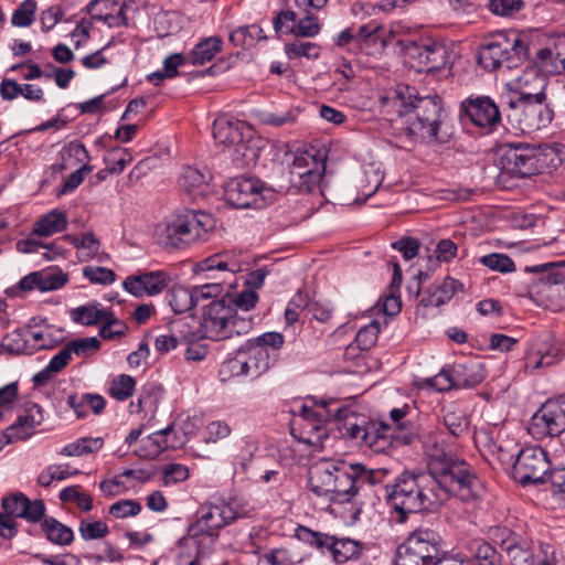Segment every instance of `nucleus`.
Returning <instances> with one entry per match:
<instances>
[{
    "mask_svg": "<svg viewBox=\"0 0 565 565\" xmlns=\"http://www.w3.org/2000/svg\"><path fill=\"white\" fill-rule=\"evenodd\" d=\"M451 479L431 471L405 470L385 484L387 503L398 514L396 522L404 523L408 514L419 513L443 504L449 495L457 497V487Z\"/></svg>",
    "mask_w": 565,
    "mask_h": 565,
    "instance_id": "1",
    "label": "nucleus"
},
{
    "mask_svg": "<svg viewBox=\"0 0 565 565\" xmlns=\"http://www.w3.org/2000/svg\"><path fill=\"white\" fill-rule=\"evenodd\" d=\"M390 475L387 468L369 469L363 463L324 458L310 467L309 489L331 502L344 503L351 501L363 486L382 483Z\"/></svg>",
    "mask_w": 565,
    "mask_h": 565,
    "instance_id": "2",
    "label": "nucleus"
},
{
    "mask_svg": "<svg viewBox=\"0 0 565 565\" xmlns=\"http://www.w3.org/2000/svg\"><path fill=\"white\" fill-rule=\"evenodd\" d=\"M393 103L399 117L405 118L403 124L411 137L428 143L448 141V115L439 96L418 97L414 87L399 85Z\"/></svg>",
    "mask_w": 565,
    "mask_h": 565,
    "instance_id": "3",
    "label": "nucleus"
},
{
    "mask_svg": "<svg viewBox=\"0 0 565 565\" xmlns=\"http://www.w3.org/2000/svg\"><path fill=\"white\" fill-rule=\"evenodd\" d=\"M424 446L430 459L428 470L438 477L447 475L457 487V497L461 501L472 502L481 497L483 488L480 480L466 461L452 457L444 433L429 434Z\"/></svg>",
    "mask_w": 565,
    "mask_h": 565,
    "instance_id": "4",
    "label": "nucleus"
},
{
    "mask_svg": "<svg viewBox=\"0 0 565 565\" xmlns=\"http://www.w3.org/2000/svg\"><path fill=\"white\" fill-rule=\"evenodd\" d=\"M252 327V318L239 315L227 298L222 297L203 307L200 321V332L203 338L221 341L233 335L246 334Z\"/></svg>",
    "mask_w": 565,
    "mask_h": 565,
    "instance_id": "5",
    "label": "nucleus"
},
{
    "mask_svg": "<svg viewBox=\"0 0 565 565\" xmlns=\"http://www.w3.org/2000/svg\"><path fill=\"white\" fill-rule=\"evenodd\" d=\"M527 51V44L515 31L499 32L480 45L478 63L489 72L512 70L523 61Z\"/></svg>",
    "mask_w": 565,
    "mask_h": 565,
    "instance_id": "6",
    "label": "nucleus"
},
{
    "mask_svg": "<svg viewBox=\"0 0 565 565\" xmlns=\"http://www.w3.org/2000/svg\"><path fill=\"white\" fill-rule=\"evenodd\" d=\"M216 227V220L209 213L188 210L172 216L163 225L160 238L164 246L182 248L185 245L207 239Z\"/></svg>",
    "mask_w": 565,
    "mask_h": 565,
    "instance_id": "7",
    "label": "nucleus"
},
{
    "mask_svg": "<svg viewBox=\"0 0 565 565\" xmlns=\"http://www.w3.org/2000/svg\"><path fill=\"white\" fill-rule=\"evenodd\" d=\"M213 138L221 145L234 147L232 159L237 167L253 164L259 157L258 139L253 137L252 127L243 120L217 117L213 122Z\"/></svg>",
    "mask_w": 565,
    "mask_h": 565,
    "instance_id": "8",
    "label": "nucleus"
},
{
    "mask_svg": "<svg viewBox=\"0 0 565 565\" xmlns=\"http://www.w3.org/2000/svg\"><path fill=\"white\" fill-rule=\"evenodd\" d=\"M554 152L552 147L541 149L529 143H507L500 148V178H527L540 173L545 166L544 158Z\"/></svg>",
    "mask_w": 565,
    "mask_h": 565,
    "instance_id": "9",
    "label": "nucleus"
},
{
    "mask_svg": "<svg viewBox=\"0 0 565 565\" xmlns=\"http://www.w3.org/2000/svg\"><path fill=\"white\" fill-rule=\"evenodd\" d=\"M331 417L341 419L342 411L338 409L332 413L327 403L315 406L303 404L291 423V434L303 444L321 447L323 440L328 438L329 431L326 423Z\"/></svg>",
    "mask_w": 565,
    "mask_h": 565,
    "instance_id": "10",
    "label": "nucleus"
},
{
    "mask_svg": "<svg viewBox=\"0 0 565 565\" xmlns=\"http://www.w3.org/2000/svg\"><path fill=\"white\" fill-rule=\"evenodd\" d=\"M440 536L430 529H417L397 547L395 565H437Z\"/></svg>",
    "mask_w": 565,
    "mask_h": 565,
    "instance_id": "11",
    "label": "nucleus"
},
{
    "mask_svg": "<svg viewBox=\"0 0 565 565\" xmlns=\"http://www.w3.org/2000/svg\"><path fill=\"white\" fill-rule=\"evenodd\" d=\"M282 344L284 337L279 332H266L242 344L237 350L246 361L248 377L257 379L268 371L277 361Z\"/></svg>",
    "mask_w": 565,
    "mask_h": 565,
    "instance_id": "12",
    "label": "nucleus"
},
{
    "mask_svg": "<svg viewBox=\"0 0 565 565\" xmlns=\"http://www.w3.org/2000/svg\"><path fill=\"white\" fill-rule=\"evenodd\" d=\"M276 191L254 178H235L224 190L225 201L237 209H263L276 200Z\"/></svg>",
    "mask_w": 565,
    "mask_h": 565,
    "instance_id": "13",
    "label": "nucleus"
},
{
    "mask_svg": "<svg viewBox=\"0 0 565 565\" xmlns=\"http://www.w3.org/2000/svg\"><path fill=\"white\" fill-rule=\"evenodd\" d=\"M554 96L548 99L533 98L511 103L519 129L524 134H531L547 127L554 118Z\"/></svg>",
    "mask_w": 565,
    "mask_h": 565,
    "instance_id": "14",
    "label": "nucleus"
},
{
    "mask_svg": "<svg viewBox=\"0 0 565 565\" xmlns=\"http://www.w3.org/2000/svg\"><path fill=\"white\" fill-rule=\"evenodd\" d=\"M252 509L239 498L217 500L200 509L199 523L207 530H220L238 519L250 516Z\"/></svg>",
    "mask_w": 565,
    "mask_h": 565,
    "instance_id": "15",
    "label": "nucleus"
},
{
    "mask_svg": "<svg viewBox=\"0 0 565 565\" xmlns=\"http://www.w3.org/2000/svg\"><path fill=\"white\" fill-rule=\"evenodd\" d=\"M344 430L350 438L360 440L363 446L375 452L383 451L390 445L388 437H392V427L388 423L371 420L363 416L345 417Z\"/></svg>",
    "mask_w": 565,
    "mask_h": 565,
    "instance_id": "16",
    "label": "nucleus"
},
{
    "mask_svg": "<svg viewBox=\"0 0 565 565\" xmlns=\"http://www.w3.org/2000/svg\"><path fill=\"white\" fill-rule=\"evenodd\" d=\"M324 162L313 151H297L290 166V183L300 191L312 192L320 185Z\"/></svg>",
    "mask_w": 565,
    "mask_h": 565,
    "instance_id": "17",
    "label": "nucleus"
},
{
    "mask_svg": "<svg viewBox=\"0 0 565 565\" xmlns=\"http://www.w3.org/2000/svg\"><path fill=\"white\" fill-rule=\"evenodd\" d=\"M527 431L539 440L565 431V399L544 403L531 417Z\"/></svg>",
    "mask_w": 565,
    "mask_h": 565,
    "instance_id": "18",
    "label": "nucleus"
},
{
    "mask_svg": "<svg viewBox=\"0 0 565 565\" xmlns=\"http://www.w3.org/2000/svg\"><path fill=\"white\" fill-rule=\"evenodd\" d=\"M509 85L519 94L518 100L548 99L551 96H555V92L559 88V84L550 83L546 75L536 65H527Z\"/></svg>",
    "mask_w": 565,
    "mask_h": 565,
    "instance_id": "19",
    "label": "nucleus"
},
{
    "mask_svg": "<svg viewBox=\"0 0 565 565\" xmlns=\"http://www.w3.org/2000/svg\"><path fill=\"white\" fill-rule=\"evenodd\" d=\"M548 467L546 452L541 447H526L515 458L512 476L523 486L540 483L544 482Z\"/></svg>",
    "mask_w": 565,
    "mask_h": 565,
    "instance_id": "20",
    "label": "nucleus"
},
{
    "mask_svg": "<svg viewBox=\"0 0 565 565\" xmlns=\"http://www.w3.org/2000/svg\"><path fill=\"white\" fill-rule=\"evenodd\" d=\"M461 118L489 134L497 129L501 113L497 103L489 96H470L461 103Z\"/></svg>",
    "mask_w": 565,
    "mask_h": 565,
    "instance_id": "21",
    "label": "nucleus"
},
{
    "mask_svg": "<svg viewBox=\"0 0 565 565\" xmlns=\"http://www.w3.org/2000/svg\"><path fill=\"white\" fill-rule=\"evenodd\" d=\"M170 275L163 270L142 271L129 275L122 281L124 289L135 297L158 296L170 284Z\"/></svg>",
    "mask_w": 565,
    "mask_h": 565,
    "instance_id": "22",
    "label": "nucleus"
},
{
    "mask_svg": "<svg viewBox=\"0 0 565 565\" xmlns=\"http://www.w3.org/2000/svg\"><path fill=\"white\" fill-rule=\"evenodd\" d=\"M305 17L297 20V13L292 10L280 11L273 24L277 33L294 34L298 38H315L320 32L317 17L311 12H303Z\"/></svg>",
    "mask_w": 565,
    "mask_h": 565,
    "instance_id": "23",
    "label": "nucleus"
},
{
    "mask_svg": "<svg viewBox=\"0 0 565 565\" xmlns=\"http://www.w3.org/2000/svg\"><path fill=\"white\" fill-rule=\"evenodd\" d=\"M134 0H90L87 4V13L92 19L106 23L109 28L126 25V8Z\"/></svg>",
    "mask_w": 565,
    "mask_h": 565,
    "instance_id": "24",
    "label": "nucleus"
},
{
    "mask_svg": "<svg viewBox=\"0 0 565 565\" xmlns=\"http://www.w3.org/2000/svg\"><path fill=\"white\" fill-rule=\"evenodd\" d=\"M248 259L242 252L225 250L214 254L198 264L201 271H220L235 274L248 266Z\"/></svg>",
    "mask_w": 565,
    "mask_h": 565,
    "instance_id": "25",
    "label": "nucleus"
},
{
    "mask_svg": "<svg viewBox=\"0 0 565 565\" xmlns=\"http://www.w3.org/2000/svg\"><path fill=\"white\" fill-rule=\"evenodd\" d=\"M535 64L543 74L565 71V36L558 38L552 46L537 50Z\"/></svg>",
    "mask_w": 565,
    "mask_h": 565,
    "instance_id": "26",
    "label": "nucleus"
},
{
    "mask_svg": "<svg viewBox=\"0 0 565 565\" xmlns=\"http://www.w3.org/2000/svg\"><path fill=\"white\" fill-rule=\"evenodd\" d=\"M42 422L43 415L41 407L38 404H32L4 430L6 436L9 437L11 443L24 440L32 436L34 428Z\"/></svg>",
    "mask_w": 565,
    "mask_h": 565,
    "instance_id": "27",
    "label": "nucleus"
},
{
    "mask_svg": "<svg viewBox=\"0 0 565 565\" xmlns=\"http://www.w3.org/2000/svg\"><path fill=\"white\" fill-rule=\"evenodd\" d=\"M211 179L212 174L206 168L189 166L183 169L179 183L188 194L196 199L207 193Z\"/></svg>",
    "mask_w": 565,
    "mask_h": 565,
    "instance_id": "28",
    "label": "nucleus"
},
{
    "mask_svg": "<svg viewBox=\"0 0 565 565\" xmlns=\"http://www.w3.org/2000/svg\"><path fill=\"white\" fill-rule=\"evenodd\" d=\"M452 371L458 388L475 387L486 377L484 365L479 361L457 363L452 366Z\"/></svg>",
    "mask_w": 565,
    "mask_h": 565,
    "instance_id": "29",
    "label": "nucleus"
},
{
    "mask_svg": "<svg viewBox=\"0 0 565 565\" xmlns=\"http://www.w3.org/2000/svg\"><path fill=\"white\" fill-rule=\"evenodd\" d=\"M459 282L450 277L428 287L420 299L424 307H439L449 301L457 291Z\"/></svg>",
    "mask_w": 565,
    "mask_h": 565,
    "instance_id": "30",
    "label": "nucleus"
},
{
    "mask_svg": "<svg viewBox=\"0 0 565 565\" xmlns=\"http://www.w3.org/2000/svg\"><path fill=\"white\" fill-rule=\"evenodd\" d=\"M67 224L66 213L54 209L34 222L32 233L39 237H49L66 230Z\"/></svg>",
    "mask_w": 565,
    "mask_h": 565,
    "instance_id": "31",
    "label": "nucleus"
},
{
    "mask_svg": "<svg viewBox=\"0 0 565 565\" xmlns=\"http://www.w3.org/2000/svg\"><path fill=\"white\" fill-rule=\"evenodd\" d=\"M258 451V441L252 436H244L235 444V454L233 455V467L235 473H244L256 452Z\"/></svg>",
    "mask_w": 565,
    "mask_h": 565,
    "instance_id": "32",
    "label": "nucleus"
},
{
    "mask_svg": "<svg viewBox=\"0 0 565 565\" xmlns=\"http://www.w3.org/2000/svg\"><path fill=\"white\" fill-rule=\"evenodd\" d=\"M559 359V348L551 343H544L542 347L531 351L527 354L525 361V370L533 372L542 367H547L553 365Z\"/></svg>",
    "mask_w": 565,
    "mask_h": 565,
    "instance_id": "33",
    "label": "nucleus"
},
{
    "mask_svg": "<svg viewBox=\"0 0 565 565\" xmlns=\"http://www.w3.org/2000/svg\"><path fill=\"white\" fill-rule=\"evenodd\" d=\"M172 430V424L166 428L150 434L145 440V450L139 452V456L147 458H154L167 449L180 448V443L168 441V436Z\"/></svg>",
    "mask_w": 565,
    "mask_h": 565,
    "instance_id": "34",
    "label": "nucleus"
},
{
    "mask_svg": "<svg viewBox=\"0 0 565 565\" xmlns=\"http://www.w3.org/2000/svg\"><path fill=\"white\" fill-rule=\"evenodd\" d=\"M518 440L513 437H509L508 435L502 436L499 433L497 441L493 444L492 454L497 456L499 462L504 467H512L514 465L515 458L519 456V452L522 451Z\"/></svg>",
    "mask_w": 565,
    "mask_h": 565,
    "instance_id": "35",
    "label": "nucleus"
},
{
    "mask_svg": "<svg viewBox=\"0 0 565 565\" xmlns=\"http://www.w3.org/2000/svg\"><path fill=\"white\" fill-rule=\"evenodd\" d=\"M103 446L102 437H81L63 446L58 454L65 457H83L98 452Z\"/></svg>",
    "mask_w": 565,
    "mask_h": 565,
    "instance_id": "36",
    "label": "nucleus"
},
{
    "mask_svg": "<svg viewBox=\"0 0 565 565\" xmlns=\"http://www.w3.org/2000/svg\"><path fill=\"white\" fill-rule=\"evenodd\" d=\"M41 527L46 539L53 544L70 545L74 540L73 530L54 518H45Z\"/></svg>",
    "mask_w": 565,
    "mask_h": 565,
    "instance_id": "37",
    "label": "nucleus"
},
{
    "mask_svg": "<svg viewBox=\"0 0 565 565\" xmlns=\"http://www.w3.org/2000/svg\"><path fill=\"white\" fill-rule=\"evenodd\" d=\"M223 41L218 36H210L199 42L190 54L193 65H203L214 58L221 52Z\"/></svg>",
    "mask_w": 565,
    "mask_h": 565,
    "instance_id": "38",
    "label": "nucleus"
},
{
    "mask_svg": "<svg viewBox=\"0 0 565 565\" xmlns=\"http://www.w3.org/2000/svg\"><path fill=\"white\" fill-rule=\"evenodd\" d=\"M361 544L358 541L332 536L330 554L337 563H345L349 559L356 558L361 553Z\"/></svg>",
    "mask_w": 565,
    "mask_h": 565,
    "instance_id": "39",
    "label": "nucleus"
},
{
    "mask_svg": "<svg viewBox=\"0 0 565 565\" xmlns=\"http://www.w3.org/2000/svg\"><path fill=\"white\" fill-rule=\"evenodd\" d=\"M108 311L100 308V305L97 302L87 303L72 309L71 318L76 323L95 326L104 321Z\"/></svg>",
    "mask_w": 565,
    "mask_h": 565,
    "instance_id": "40",
    "label": "nucleus"
},
{
    "mask_svg": "<svg viewBox=\"0 0 565 565\" xmlns=\"http://www.w3.org/2000/svg\"><path fill=\"white\" fill-rule=\"evenodd\" d=\"M36 326L35 318L31 319L26 326L25 335L29 339L31 354L39 350L51 349L55 344L50 329L47 327L36 329Z\"/></svg>",
    "mask_w": 565,
    "mask_h": 565,
    "instance_id": "41",
    "label": "nucleus"
},
{
    "mask_svg": "<svg viewBox=\"0 0 565 565\" xmlns=\"http://www.w3.org/2000/svg\"><path fill=\"white\" fill-rule=\"evenodd\" d=\"M295 537L310 547L317 548L321 553L330 552L332 535L299 525L295 530Z\"/></svg>",
    "mask_w": 565,
    "mask_h": 565,
    "instance_id": "42",
    "label": "nucleus"
},
{
    "mask_svg": "<svg viewBox=\"0 0 565 565\" xmlns=\"http://www.w3.org/2000/svg\"><path fill=\"white\" fill-rule=\"evenodd\" d=\"M192 289L179 286L168 294V302L175 313H184L194 308L198 302Z\"/></svg>",
    "mask_w": 565,
    "mask_h": 565,
    "instance_id": "43",
    "label": "nucleus"
},
{
    "mask_svg": "<svg viewBox=\"0 0 565 565\" xmlns=\"http://www.w3.org/2000/svg\"><path fill=\"white\" fill-rule=\"evenodd\" d=\"M469 551L479 565H498L501 563V555L495 547L482 539L471 541Z\"/></svg>",
    "mask_w": 565,
    "mask_h": 565,
    "instance_id": "44",
    "label": "nucleus"
},
{
    "mask_svg": "<svg viewBox=\"0 0 565 565\" xmlns=\"http://www.w3.org/2000/svg\"><path fill=\"white\" fill-rule=\"evenodd\" d=\"M58 499L64 503H74L78 510L89 512L93 509L92 495L81 486L65 487L60 491Z\"/></svg>",
    "mask_w": 565,
    "mask_h": 565,
    "instance_id": "45",
    "label": "nucleus"
},
{
    "mask_svg": "<svg viewBox=\"0 0 565 565\" xmlns=\"http://www.w3.org/2000/svg\"><path fill=\"white\" fill-rule=\"evenodd\" d=\"M25 333L26 327L11 331L3 338L1 348L10 354H31L29 339Z\"/></svg>",
    "mask_w": 565,
    "mask_h": 565,
    "instance_id": "46",
    "label": "nucleus"
},
{
    "mask_svg": "<svg viewBox=\"0 0 565 565\" xmlns=\"http://www.w3.org/2000/svg\"><path fill=\"white\" fill-rule=\"evenodd\" d=\"M383 181V175L374 170H365L363 175L358 181L359 188L361 189V196H356L353 200V203L362 204L364 203L370 196H372L379 186L381 185Z\"/></svg>",
    "mask_w": 565,
    "mask_h": 565,
    "instance_id": "47",
    "label": "nucleus"
},
{
    "mask_svg": "<svg viewBox=\"0 0 565 565\" xmlns=\"http://www.w3.org/2000/svg\"><path fill=\"white\" fill-rule=\"evenodd\" d=\"M246 361H243L238 350H236L233 356L227 358L222 363L218 374L223 382L232 377H248Z\"/></svg>",
    "mask_w": 565,
    "mask_h": 565,
    "instance_id": "48",
    "label": "nucleus"
},
{
    "mask_svg": "<svg viewBox=\"0 0 565 565\" xmlns=\"http://www.w3.org/2000/svg\"><path fill=\"white\" fill-rule=\"evenodd\" d=\"M78 532L84 541L100 540L109 534L108 525L94 519H83L78 525Z\"/></svg>",
    "mask_w": 565,
    "mask_h": 565,
    "instance_id": "49",
    "label": "nucleus"
},
{
    "mask_svg": "<svg viewBox=\"0 0 565 565\" xmlns=\"http://www.w3.org/2000/svg\"><path fill=\"white\" fill-rule=\"evenodd\" d=\"M127 330V324L108 311L99 328V335L105 340H115L124 337Z\"/></svg>",
    "mask_w": 565,
    "mask_h": 565,
    "instance_id": "50",
    "label": "nucleus"
},
{
    "mask_svg": "<svg viewBox=\"0 0 565 565\" xmlns=\"http://www.w3.org/2000/svg\"><path fill=\"white\" fill-rule=\"evenodd\" d=\"M41 275L39 279L40 291H51L62 288L67 282V275L61 269L49 268L38 271Z\"/></svg>",
    "mask_w": 565,
    "mask_h": 565,
    "instance_id": "51",
    "label": "nucleus"
},
{
    "mask_svg": "<svg viewBox=\"0 0 565 565\" xmlns=\"http://www.w3.org/2000/svg\"><path fill=\"white\" fill-rule=\"evenodd\" d=\"M136 381L132 376L120 374L116 376L109 386V394L117 401H126L135 391Z\"/></svg>",
    "mask_w": 565,
    "mask_h": 565,
    "instance_id": "52",
    "label": "nucleus"
},
{
    "mask_svg": "<svg viewBox=\"0 0 565 565\" xmlns=\"http://www.w3.org/2000/svg\"><path fill=\"white\" fill-rule=\"evenodd\" d=\"M68 403L78 417L85 416V412L82 411L83 407L90 408L95 414L100 413L105 407L104 397L97 394H84L78 403H76L75 396H70Z\"/></svg>",
    "mask_w": 565,
    "mask_h": 565,
    "instance_id": "53",
    "label": "nucleus"
},
{
    "mask_svg": "<svg viewBox=\"0 0 565 565\" xmlns=\"http://www.w3.org/2000/svg\"><path fill=\"white\" fill-rule=\"evenodd\" d=\"M308 305V295L301 290H298L296 295L289 300L285 310V320L287 326H292L299 321L300 313Z\"/></svg>",
    "mask_w": 565,
    "mask_h": 565,
    "instance_id": "54",
    "label": "nucleus"
},
{
    "mask_svg": "<svg viewBox=\"0 0 565 565\" xmlns=\"http://www.w3.org/2000/svg\"><path fill=\"white\" fill-rule=\"evenodd\" d=\"M416 414L409 416L406 423H401L393 430H391L392 437L401 440L405 445H409L419 438V427L414 422Z\"/></svg>",
    "mask_w": 565,
    "mask_h": 565,
    "instance_id": "55",
    "label": "nucleus"
},
{
    "mask_svg": "<svg viewBox=\"0 0 565 565\" xmlns=\"http://www.w3.org/2000/svg\"><path fill=\"white\" fill-rule=\"evenodd\" d=\"M286 55L289 58L307 57L316 60L320 55V47L311 42L296 41L285 46Z\"/></svg>",
    "mask_w": 565,
    "mask_h": 565,
    "instance_id": "56",
    "label": "nucleus"
},
{
    "mask_svg": "<svg viewBox=\"0 0 565 565\" xmlns=\"http://www.w3.org/2000/svg\"><path fill=\"white\" fill-rule=\"evenodd\" d=\"M35 0H24L13 12L11 22L19 28H25L32 24L36 12Z\"/></svg>",
    "mask_w": 565,
    "mask_h": 565,
    "instance_id": "57",
    "label": "nucleus"
},
{
    "mask_svg": "<svg viewBox=\"0 0 565 565\" xmlns=\"http://www.w3.org/2000/svg\"><path fill=\"white\" fill-rule=\"evenodd\" d=\"M444 423L449 434L454 437L461 436L468 428V419L460 409L447 411L444 416Z\"/></svg>",
    "mask_w": 565,
    "mask_h": 565,
    "instance_id": "58",
    "label": "nucleus"
},
{
    "mask_svg": "<svg viewBox=\"0 0 565 565\" xmlns=\"http://www.w3.org/2000/svg\"><path fill=\"white\" fill-rule=\"evenodd\" d=\"M480 263L491 270L503 274L515 270L514 262L505 254L492 253L484 255L480 258Z\"/></svg>",
    "mask_w": 565,
    "mask_h": 565,
    "instance_id": "59",
    "label": "nucleus"
},
{
    "mask_svg": "<svg viewBox=\"0 0 565 565\" xmlns=\"http://www.w3.org/2000/svg\"><path fill=\"white\" fill-rule=\"evenodd\" d=\"M380 323L375 320L360 328L355 335V342L361 350H370L377 340Z\"/></svg>",
    "mask_w": 565,
    "mask_h": 565,
    "instance_id": "60",
    "label": "nucleus"
},
{
    "mask_svg": "<svg viewBox=\"0 0 565 565\" xmlns=\"http://www.w3.org/2000/svg\"><path fill=\"white\" fill-rule=\"evenodd\" d=\"M105 162L109 173L119 174L131 162V157L125 149H113L105 158Z\"/></svg>",
    "mask_w": 565,
    "mask_h": 565,
    "instance_id": "61",
    "label": "nucleus"
},
{
    "mask_svg": "<svg viewBox=\"0 0 565 565\" xmlns=\"http://www.w3.org/2000/svg\"><path fill=\"white\" fill-rule=\"evenodd\" d=\"M141 511V504L138 501L124 499L109 507V514L116 519L136 516Z\"/></svg>",
    "mask_w": 565,
    "mask_h": 565,
    "instance_id": "62",
    "label": "nucleus"
},
{
    "mask_svg": "<svg viewBox=\"0 0 565 565\" xmlns=\"http://www.w3.org/2000/svg\"><path fill=\"white\" fill-rule=\"evenodd\" d=\"M232 433L231 426L223 420H213L205 427L204 441L206 444H215L227 438Z\"/></svg>",
    "mask_w": 565,
    "mask_h": 565,
    "instance_id": "63",
    "label": "nucleus"
},
{
    "mask_svg": "<svg viewBox=\"0 0 565 565\" xmlns=\"http://www.w3.org/2000/svg\"><path fill=\"white\" fill-rule=\"evenodd\" d=\"M83 275L93 284L109 285L115 281L116 274L108 268L99 266H86Z\"/></svg>",
    "mask_w": 565,
    "mask_h": 565,
    "instance_id": "64",
    "label": "nucleus"
}]
</instances>
